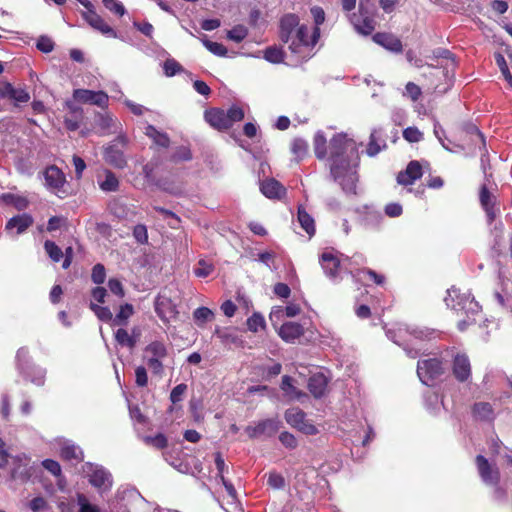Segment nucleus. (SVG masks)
<instances>
[{
	"mask_svg": "<svg viewBox=\"0 0 512 512\" xmlns=\"http://www.w3.org/2000/svg\"><path fill=\"white\" fill-rule=\"evenodd\" d=\"M330 172L343 191L356 194L359 154L355 141L346 134H336L330 141Z\"/></svg>",
	"mask_w": 512,
	"mask_h": 512,
	"instance_id": "nucleus-1",
	"label": "nucleus"
},
{
	"mask_svg": "<svg viewBox=\"0 0 512 512\" xmlns=\"http://www.w3.org/2000/svg\"><path fill=\"white\" fill-rule=\"evenodd\" d=\"M280 27L281 40L288 44L291 52L303 59L310 57L311 50L320 36L319 28H313L310 33L306 25L299 24V19L294 14L285 15Z\"/></svg>",
	"mask_w": 512,
	"mask_h": 512,
	"instance_id": "nucleus-2",
	"label": "nucleus"
},
{
	"mask_svg": "<svg viewBox=\"0 0 512 512\" xmlns=\"http://www.w3.org/2000/svg\"><path fill=\"white\" fill-rule=\"evenodd\" d=\"M447 294L445 298L447 307L453 309L458 317L465 316V318H460L457 323L458 329L465 331L468 326L475 323L476 316L480 313V306L469 292L460 293L453 287L447 291Z\"/></svg>",
	"mask_w": 512,
	"mask_h": 512,
	"instance_id": "nucleus-3",
	"label": "nucleus"
},
{
	"mask_svg": "<svg viewBox=\"0 0 512 512\" xmlns=\"http://www.w3.org/2000/svg\"><path fill=\"white\" fill-rule=\"evenodd\" d=\"M243 118L244 112L238 106H232L227 111L214 108L205 112V120L218 130L228 129Z\"/></svg>",
	"mask_w": 512,
	"mask_h": 512,
	"instance_id": "nucleus-4",
	"label": "nucleus"
},
{
	"mask_svg": "<svg viewBox=\"0 0 512 512\" xmlns=\"http://www.w3.org/2000/svg\"><path fill=\"white\" fill-rule=\"evenodd\" d=\"M84 472L89 478V482L100 494L109 491L113 485L111 474L101 466L86 463Z\"/></svg>",
	"mask_w": 512,
	"mask_h": 512,
	"instance_id": "nucleus-5",
	"label": "nucleus"
},
{
	"mask_svg": "<svg viewBox=\"0 0 512 512\" xmlns=\"http://www.w3.org/2000/svg\"><path fill=\"white\" fill-rule=\"evenodd\" d=\"M442 363L435 358L421 360L417 365V374L425 385H432L433 382L443 374Z\"/></svg>",
	"mask_w": 512,
	"mask_h": 512,
	"instance_id": "nucleus-6",
	"label": "nucleus"
},
{
	"mask_svg": "<svg viewBox=\"0 0 512 512\" xmlns=\"http://www.w3.org/2000/svg\"><path fill=\"white\" fill-rule=\"evenodd\" d=\"M285 420L291 427L306 435H315L318 433L316 426L307 420L306 414L297 407L286 410Z\"/></svg>",
	"mask_w": 512,
	"mask_h": 512,
	"instance_id": "nucleus-7",
	"label": "nucleus"
},
{
	"mask_svg": "<svg viewBox=\"0 0 512 512\" xmlns=\"http://www.w3.org/2000/svg\"><path fill=\"white\" fill-rule=\"evenodd\" d=\"M30 459L24 453L16 454L12 457L10 477L12 480L27 481L31 477Z\"/></svg>",
	"mask_w": 512,
	"mask_h": 512,
	"instance_id": "nucleus-8",
	"label": "nucleus"
},
{
	"mask_svg": "<svg viewBox=\"0 0 512 512\" xmlns=\"http://www.w3.org/2000/svg\"><path fill=\"white\" fill-rule=\"evenodd\" d=\"M73 98L77 102L96 105L100 108L107 107L109 102V97L105 92L88 89H75Z\"/></svg>",
	"mask_w": 512,
	"mask_h": 512,
	"instance_id": "nucleus-9",
	"label": "nucleus"
},
{
	"mask_svg": "<svg viewBox=\"0 0 512 512\" xmlns=\"http://www.w3.org/2000/svg\"><path fill=\"white\" fill-rule=\"evenodd\" d=\"M423 76L430 80L431 88L439 93H445L451 85V79L447 73L443 69L431 65L427 66Z\"/></svg>",
	"mask_w": 512,
	"mask_h": 512,
	"instance_id": "nucleus-10",
	"label": "nucleus"
},
{
	"mask_svg": "<svg viewBox=\"0 0 512 512\" xmlns=\"http://www.w3.org/2000/svg\"><path fill=\"white\" fill-rule=\"evenodd\" d=\"M281 427V421L277 418L265 419L250 425L246 428V433L250 438H258L260 436H273Z\"/></svg>",
	"mask_w": 512,
	"mask_h": 512,
	"instance_id": "nucleus-11",
	"label": "nucleus"
},
{
	"mask_svg": "<svg viewBox=\"0 0 512 512\" xmlns=\"http://www.w3.org/2000/svg\"><path fill=\"white\" fill-rule=\"evenodd\" d=\"M476 465L479 475L485 484L496 486L499 483L500 473L498 468L492 466L484 456L478 455L476 457Z\"/></svg>",
	"mask_w": 512,
	"mask_h": 512,
	"instance_id": "nucleus-12",
	"label": "nucleus"
},
{
	"mask_svg": "<svg viewBox=\"0 0 512 512\" xmlns=\"http://www.w3.org/2000/svg\"><path fill=\"white\" fill-rule=\"evenodd\" d=\"M82 17L85 21L95 30L99 31L105 36L116 38L117 33L114 29L105 22V20L96 13L95 10L82 12Z\"/></svg>",
	"mask_w": 512,
	"mask_h": 512,
	"instance_id": "nucleus-13",
	"label": "nucleus"
},
{
	"mask_svg": "<svg viewBox=\"0 0 512 512\" xmlns=\"http://www.w3.org/2000/svg\"><path fill=\"white\" fill-rule=\"evenodd\" d=\"M320 264L326 276L336 280L341 266V260L333 251H325L321 254Z\"/></svg>",
	"mask_w": 512,
	"mask_h": 512,
	"instance_id": "nucleus-14",
	"label": "nucleus"
},
{
	"mask_svg": "<svg viewBox=\"0 0 512 512\" xmlns=\"http://www.w3.org/2000/svg\"><path fill=\"white\" fill-rule=\"evenodd\" d=\"M453 375L460 382L467 381L471 376V364L465 354H457L453 361Z\"/></svg>",
	"mask_w": 512,
	"mask_h": 512,
	"instance_id": "nucleus-15",
	"label": "nucleus"
},
{
	"mask_svg": "<svg viewBox=\"0 0 512 512\" xmlns=\"http://www.w3.org/2000/svg\"><path fill=\"white\" fill-rule=\"evenodd\" d=\"M95 123L103 134L117 133L122 127L121 123L109 113L97 114Z\"/></svg>",
	"mask_w": 512,
	"mask_h": 512,
	"instance_id": "nucleus-16",
	"label": "nucleus"
},
{
	"mask_svg": "<svg viewBox=\"0 0 512 512\" xmlns=\"http://www.w3.org/2000/svg\"><path fill=\"white\" fill-rule=\"evenodd\" d=\"M422 176V167L418 161H411L406 170L402 171L397 176V182L400 185H412L417 179Z\"/></svg>",
	"mask_w": 512,
	"mask_h": 512,
	"instance_id": "nucleus-17",
	"label": "nucleus"
},
{
	"mask_svg": "<svg viewBox=\"0 0 512 512\" xmlns=\"http://www.w3.org/2000/svg\"><path fill=\"white\" fill-rule=\"evenodd\" d=\"M373 41L391 52L399 53L402 51V43L398 37L389 33H376L373 35Z\"/></svg>",
	"mask_w": 512,
	"mask_h": 512,
	"instance_id": "nucleus-18",
	"label": "nucleus"
},
{
	"mask_svg": "<svg viewBox=\"0 0 512 512\" xmlns=\"http://www.w3.org/2000/svg\"><path fill=\"white\" fill-rule=\"evenodd\" d=\"M260 190L267 198L279 199L285 195L286 189L274 178H268L261 182Z\"/></svg>",
	"mask_w": 512,
	"mask_h": 512,
	"instance_id": "nucleus-19",
	"label": "nucleus"
},
{
	"mask_svg": "<svg viewBox=\"0 0 512 512\" xmlns=\"http://www.w3.org/2000/svg\"><path fill=\"white\" fill-rule=\"evenodd\" d=\"M304 333L302 325L296 322L284 323L278 331L279 336L286 342H294Z\"/></svg>",
	"mask_w": 512,
	"mask_h": 512,
	"instance_id": "nucleus-20",
	"label": "nucleus"
},
{
	"mask_svg": "<svg viewBox=\"0 0 512 512\" xmlns=\"http://www.w3.org/2000/svg\"><path fill=\"white\" fill-rule=\"evenodd\" d=\"M45 184L50 189H59L65 183V176L56 166L48 167L44 172Z\"/></svg>",
	"mask_w": 512,
	"mask_h": 512,
	"instance_id": "nucleus-21",
	"label": "nucleus"
},
{
	"mask_svg": "<svg viewBox=\"0 0 512 512\" xmlns=\"http://www.w3.org/2000/svg\"><path fill=\"white\" fill-rule=\"evenodd\" d=\"M328 380L322 373H316L309 378L308 389L315 398H320L325 394Z\"/></svg>",
	"mask_w": 512,
	"mask_h": 512,
	"instance_id": "nucleus-22",
	"label": "nucleus"
},
{
	"mask_svg": "<svg viewBox=\"0 0 512 512\" xmlns=\"http://www.w3.org/2000/svg\"><path fill=\"white\" fill-rule=\"evenodd\" d=\"M155 311L157 315L165 322L170 321L176 315V310L171 301L167 298L159 297L155 301Z\"/></svg>",
	"mask_w": 512,
	"mask_h": 512,
	"instance_id": "nucleus-23",
	"label": "nucleus"
},
{
	"mask_svg": "<svg viewBox=\"0 0 512 512\" xmlns=\"http://www.w3.org/2000/svg\"><path fill=\"white\" fill-rule=\"evenodd\" d=\"M33 224V218L29 214H21L12 217L6 223L5 229L11 231L16 229L17 234L23 233L27 228Z\"/></svg>",
	"mask_w": 512,
	"mask_h": 512,
	"instance_id": "nucleus-24",
	"label": "nucleus"
},
{
	"mask_svg": "<svg viewBox=\"0 0 512 512\" xmlns=\"http://www.w3.org/2000/svg\"><path fill=\"white\" fill-rule=\"evenodd\" d=\"M495 198L490 194L488 189L485 186L481 187L480 190V203L483 209L486 212L487 218L489 222H492L496 217V212L494 209Z\"/></svg>",
	"mask_w": 512,
	"mask_h": 512,
	"instance_id": "nucleus-25",
	"label": "nucleus"
},
{
	"mask_svg": "<svg viewBox=\"0 0 512 512\" xmlns=\"http://www.w3.org/2000/svg\"><path fill=\"white\" fill-rule=\"evenodd\" d=\"M2 94L12 99L15 104L26 103L30 100V95L25 89L15 88L9 83L3 87Z\"/></svg>",
	"mask_w": 512,
	"mask_h": 512,
	"instance_id": "nucleus-26",
	"label": "nucleus"
},
{
	"mask_svg": "<svg viewBox=\"0 0 512 512\" xmlns=\"http://www.w3.org/2000/svg\"><path fill=\"white\" fill-rule=\"evenodd\" d=\"M351 23L353 24L355 30L363 35H369L374 30V21L370 17H363L357 16L356 14H353L350 18Z\"/></svg>",
	"mask_w": 512,
	"mask_h": 512,
	"instance_id": "nucleus-27",
	"label": "nucleus"
},
{
	"mask_svg": "<svg viewBox=\"0 0 512 512\" xmlns=\"http://www.w3.org/2000/svg\"><path fill=\"white\" fill-rule=\"evenodd\" d=\"M60 454L63 459L68 461L80 462L83 459L81 448L69 441L63 443Z\"/></svg>",
	"mask_w": 512,
	"mask_h": 512,
	"instance_id": "nucleus-28",
	"label": "nucleus"
},
{
	"mask_svg": "<svg viewBox=\"0 0 512 512\" xmlns=\"http://www.w3.org/2000/svg\"><path fill=\"white\" fill-rule=\"evenodd\" d=\"M104 159L107 163L116 168H123L126 165V160L122 151L110 146L105 149Z\"/></svg>",
	"mask_w": 512,
	"mask_h": 512,
	"instance_id": "nucleus-29",
	"label": "nucleus"
},
{
	"mask_svg": "<svg viewBox=\"0 0 512 512\" xmlns=\"http://www.w3.org/2000/svg\"><path fill=\"white\" fill-rule=\"evenodd\" d=\"M144 357L165 359L167 356V347L161 341H152L144 350Z\"/></svg>",
	"mask_w": 512,
	"mask_h": 512,
	"instance_id": "nucleus-30",
	"label": "nucleus"
},
{
	"mask_svg": "<svg viewBox=\"0 0 512 512\" xmlns=\"http://www.w3.org/2000/svg\"><path fill=\"white\" fill-rule=\"evenodd\" d=\"M114 336H115L116 342L119 345L128 347L129 349H133L136 346L138 339H139V333H137V336L130 335L128 333V331L123 328H119L115 332Z\"/></svg>",
	"mask_w": 512,
	"mask_h": 512,
	"instance_id": "nucleus-31",
	"label": "nucleus"
},
{
	"mask_svg": "<svg viewBox=\"0 0 512 512\" xmlns=\"http://www.w3.org/2000/svg\"><path fill=\"white\" fill-rule=\"evenodd\" d=\"M281 389L285 395L291 400H300L302 397H306V394L298 390L293 384L292 379L289 376H283Z\"/></svg>",
	"mask_w": 512,
	"mask_h": 512,
	"instance_id": "nucleus-32",
	"label": "nucleus"
},
{
	"mask_svg": "<svg viewBox=\"0 0 512 512\" xmlns=\"http://www.w3.org/2000/svg\"><path fill=\"white\" fill-rule=\"evenodd\" d=\"M98 184L100 189L104 192H114L117 191L119 188V181L117 177L109 170H105L104 179L101 180L99 178Z\"/></svg>",
	"mask_w": 512,
	"mask_h": 512,
	"instance_id": "nucleus-33",
	"label": "nucleus"
},
{
	"mask_svg": "<svg viewBox=\"0 0 512 512\" xmlns=\"http://www.w3.org/2000/svg\"><path fill=\"white\" fill-rule=\"evenodd\" d=\"M297 219L301 227L311 237L315 233L314 219L302 207L298 208Z\"/></svg>",
	"mask_w": 512,
	"mask_h": 512,
	"instance_id": "nucleus-34",
	"label": "nucleus"
},
{
	"mask_svg": "<svg viewBox=\"0 0 512 512\" xmlns=\"http://www.w3.org/2000/svg\"><path fill=\"white\" fill-rule=\"evenodd\" d=\"M145 135L153 140V142L161 147H168L170 140L166 133L157 130L152 125L145 127Z\"/></svg>",
	"mask_w": 512,
	"mask_h": 512,
	"instance_id": "nucleus-35",
	"label": "nucleus"
},
{
	"mask_svg": "<svg viewBox=\"0 0 512 512\" xmlns=\"http://www.w3.org/2000/svg\"><path fill=\"white\" fill-rule=\"evenodd\" d=\"M382 147H385V142L380 139V131L375 129L370 135L367 153L369 156H375L381 151Z\"/></svg>",
	"mask_w": 512,
	"mask_h": 512,
	"instance_id": "nucleus-36",
	"label": "nucleus"
},
{
	"mask_svg": "<svg viewBox=\"0 0 512 512\" xmlns=\"http://www.w3.org/2000/svg\"><path fill=\"white\" fill-rule=\"evenodd\" d=\"M124 104L136 116H143L145 114H149L150 118L154 120L155 116L158 115L156 112L150 110L149 108L141 104L135 103L129 99H125Z\"/></svg>",
	"mask_w": 512,
	"mask_h": 512,
	"instance_id": "nucleus-37",
	"label": "nucleus"
},
{
	"mask_svg": "<svg viewBox=\"0 0 512 512\" xmlns=\"http://www.w3.org/2000/svg\"><path fill=\"white\" fill-rule=\"evenodd\" d=\"M327 140L323 132L318 131L314 136V151L318 159H323L326 156Z\"/></svg>",
	"mask_w": 512,
	"mask_h": 512,
	"instance_id": "nucleus-38",
	"label": "nucleus"
},
{
	"mask_svg": "<svg viewBox=\"0 0 512 512\" xmlns=\"http://www.w3.org/2000/svg\"><path fill=\"white\" fill-rule=\"evenodd\" d=\"M473 414L477 419L489 420L492 417V407L489 403H476L473 407Z\"/></svg>",
	"mask_w": 512,
	"mask_h": 512,
	"instance_id": "nucleus-39",
	"label": "nucleus"
},
{
	"mask_svg": "<svg viewBox=\"0 0 512 512\" xmlns=\"http://www.w3.org/2000/svg\"><path fill=\"white\" fill-rule=\"evenodd\" d=\"M1 199L6 204H12L18 210H23V209H25L28 206V201L23 196L11 194V193H6V194H3L1 196Z\"/></svg>",
	"mask_w": 512,
	"mask_h": 512,
	"instance_id": "nucleus-40",
	"label": "nucleus"
},
{
	"mask_svg": "<svg viewBox=\"0 0 512 512\" xmlns=\"http://www.w3.org/2000/svg\"><path fill=\"white\" fill-rule=\"evenodd\" d=\"M132 314L133 306L131 304L122 305L115 318H113V325H125Z\"/></svg>",
	"mask_w": 512,
	"mask_h": 512,
	"instance_id": "nucleus-41",
	"label": "nucleus"
},
{
	"mask_svg": "<svg viewBox=\"0 0 512 512\" xmlns=\"http://www.w3.org/2000/svg\"><path fill=\"white\" fill-rule=\"evenodd\" d=\"M291 151L297 159H303L308 152V143L302 138H295L291 144Z\"/></svg>",
	"mask_w": 512,
	"mask_h": 512,
	"instance_id": "nucleus-42",
	"label": "nucleus"
},
{
	"mask_svg": "<svg viewBox=\"0 0 512 512\" xmlns=\"http://www.w3.org/2000/svg\"><path fill=\"white\" fill-rule=\"evenodd\" d=\"M248 35V29L244 25H236L227 32V38L236 43L243 41Z\"/></svg>",
	"mask_w": 512,
	"mask_h": 512,
	"instance_id": "nucleus-43",
	"label": "nucleus"
},
{
	"mask_svg": "<svg viewBox=\"0 0 512 512\" xmlns=\"http://www.w3.org/2000/svg\"><path fill=\"white\" fill-rule=\"evenodd\" d=\"M16 359H17V364H18L19 370L22 373H24L26 376H28L29 360H30L28 349H26L24 347L20 348L17 351Z\"/></svg>",
	"mask_w": 512,
	"mask_h": 512,
	"instance_id": "nucleus-44",
	"label": "nucleus"
},
{
	"mask_svg": "<svg viewBox=\"0 0 512 512\" xmlns=\"http://www.w3.org/2000/svg\"><path fill=\"white\" fill-rule=\"evenodd\" d=\"M90 309L95 313L99 320L104 322H113V314L108 307L100 306L91 302Z\"/></svg>",
	"mask_w": 512,
	"mask_h": 512,
	"instance_id": "nucleus-45",
	"label": "nucleus"
},
{
	"mask_svg": "<svg viewBox=\"0 0 512 512\" xmlns=\"http://www.w3.org/2000/svg\"><path fill=\"white\" fill-rule=\"evenodd\" d=\"M44 248L48 256L54 261L59 262L63 257V252L53 241L47 240L44 243Z\"/></svg>",
	"mask_w": 512,
	"mask_h": 512,
	"instance_id": "nucleus-46",
	"label": "nucleus"
},
{
	"mask_svg": "<svg viewBox=\"0 0 512 512\" xmlns=\"http://www.w3.org/2000/svg\"><path fill=\"white\" fill-rule=\"evenodd\" d=\"M407 332L410 334L411 338L415 340L430 339L434 334L433 330L422 327H414L411 330H407ZM409 341L412 343V339H409Z\"/></svg>",
	"mask_w": 512,
	"mask_h": 512,
	"instance_id": "nucleus-47",
	"label": "nucleus"
},
{
	"mask_svg": "<svg viewBox=\"0 0 512 512\" xmlns=\"http://www.w3.org/2000/svg\"><path fill=\"white\" fill-rule=\"evenodd\" d=\"M213 271L214 266L205 260H199L194 268V274L201 278L209 276Z\"/></svg>",
	"mask_w": 512,
	"mask_h": 512,
	"instance_id": "nucleus-48",
	"label": "nucleus"
},
{
	"mask_svg": "<svg viewBox=\"0 0 512 512\" xmlns=\"http://www.w3.org/2000/svg\"><path fill=\"white\" fill-rule=\"evenodd\" d=\"M247 327L252 332H258L265 327V320L259 313H254L247 319Z\"/></svg>",
	"mask_w": 512,
	"mask_h": 512,
	"instance_id": "nucleus-49",
	"label": "nucleus"
},
{
	"mask_svg": "<svg viewBox=\"0 0 512 512\" xmlns=\"http://www.w3.org/2000/svg\"><path fill=\"white\" fill-rule=\"evenodd\" d=\"M264 58L271 63H280L283 61L284 55L281 49L269 47L265 50Z\"/></svg>",
	"mask_w": 512,
	"mask_h": 512,
	"instance_id": "nucleus-50",
	"label": "nucleus"
},
{
	"mask_svg": "<svg viewBox=\"0 0 512 512\" xmlns=\"http://www.w3.org/2000/svg\"><path fill=\"white\" fill-rule=\"evenodd\" d=\"M194 319L198 324H204L213 317V312L207 307H200L194 311Z\"/></svg>",
	"mask_w": 512,
	"mask_h": 512,
	"instance_id": "nucleus-51",
	"label": "nucleus"
},
{
	"mask_svg": "<svg viewBox=\"0 0 512 512\" xmlns=\"http://www.w3.org/2000/svg\"><path fill=\"white\" fill-rule=\"evenodd\" d=\"M203 44L214 55L226 56V54H227L226 47L223 44H221V43L213 42V41H209V40H204Z\"/></svg>",
	"mask_w": 512,
	"mask_h": 512,
	"instance_id": "nucleus-52",
	"label": "nucleus"
},
{
	"mask_svg": "<svg viewBox=\"0 0 512 512\" xmlns=\"http://www.w3.org/2000/svg\"><path fill=\"white\" fill-rule=\"evenodd\" d=\"M403 137L408 142H419L423 139V133L416 127H408L403 131Z\"/></svg>",
	"mask_w": 512,
	"mask_h": 512,
	"instance_id": "nucleus-53",
	"label": "nucleus"
},
{
	"mask_svg": "<svg viewBox=\"0 0 512 512\" xmlns=\"http://www.w3.org/2000/svg\"><path fill=\"white\" fill-rule=\"evenodd\" d=\"M146 444L151 445L155 448L162 449L167 445L166 437L159 433L155 436H147L144 438Z\"/></svg>",
	"mask_w": 512,
	"mask_h": 512,
	"instance_id": "nucleus-54",
	"label": "nucleus"
},
{
	"mask_svg": "<svg viewBox=\"0 0 512 512\" xmlns=\"http://www.w3.org/2000/svg\"><path fill=\"white\" fill-rule=\"evenodd\" d=\"M267 483L273 489H282L285 486L284 477L277 472H270L268 475Z\"/></svg>",
	"mask_w": 512,
	"mask_h": 512,
	"instance_id": "nucleus-55",
	"label": "nucleus"
},
{
	"mask_svg": "<svg viewBox=\"0 0 512 512\" xmlns=\"http://www.w3.org/2000/svg\"><path fill=\"white\" fill-rule=\"evenodd\" d=\"M77 503L80 507L79 512H99L98 506L89 503L83 494L77 496Z\"/></svg>",
	"mask_w": 512,
	"mask_h": 512,
	"instance_id": "nucleus-56",
	"label": "nucleus"
},
{
	"mask_svg": "<svg viewBox=\"0 0 512 512\" xmlns=\"http://www.w3.org/2000/svg\"><path fill=\"white\" fill-rule=\"evenodd\" d=\"M106 278L105 267L102 264H96L92 269L91 279L95 284H102Z\"/></svg>",
	"mask_w": 512,
	"mask_h": 512,
	"instance_id": "nucleus-57",
	"label": "nucleus"
},
{
	"mask_svg": "<svg viewBox=\"0 0 512 512\" xmlns=\"http://www.w3.org/2000/svg\"><path fill=\"white\" fill-rule=\"evenodd\" d=\"M166 76L171 77L181 71V65L174 59H167L163 65Z\"/></svg>",
	"mask_w": 512,
	"mask_h": 512,
	"instance_id": "nucleus-58",
	"label": "nucleus"
},
{
	"mask_svg": "<svg viewBox=\"0 0 512 512\" xmlns=\"http://www.w3.org/2000/svg\"><path fill=\"white\" fill-rule=\"evenodd\" d=\"M104 6L110 10L111 12L123 16L125 14V7L123 4L117 0H102Z\"/></svg>",
	"mask_w": 512,
	"mask_h": 512,
	"instance_id": "nucleus-59",
	"label": "nucleus"
},
{
	"mask_svg": "<svg viewBox=\"0 0 512 512\" xmlns=\"http://www.w3.org/2000/svg\"><path fill=\"white\" fill-rule=\"evenodd\" d=\"M187 390V385L186 384H178L177 386H175L171 393H170V400L172 403H178L182 400L183 398V395L185 394Z\"/></svg>",
	"mask_w": 512,
	"mask_h": 512,
	"instance_id": "nucleus-60",
	"label": "nucleus"
},
{
	"mask_svg": "<svg viewBox=\"0 0 512 512\" xmlns=\"http://www.w3.org/2000/svg\"><path fill=\"white\" fill-rule=\"evenodd\" d=\"M149 369L157 375H161L163 373V360L156 358H148L144 357Z\"/></svg>",
	"mask_w": 512,
	"mask_h": 512,
	"instance_id": "nucleus-61",
	"label": "nucleus"
},
{
	"mask_svg": "<svg viewBox=\"0 0 512 512\" xmlns=\"http://www.w3.org/2000/svg\"><path fill=\"white\" fill-rule=\"evenodd\" d=\"M133 236L140 244H145L148 240L147 228L145 225H136L133 229Z\"/></svg>",
	"mask_w": 512,
	"mask_h": 512,
	"instance_id": "nucleus-62",
	"label": "nucleus"
},
{
	"mask_svg": "<svg viewBox=\"0 0 512 512\" xmlns=\"http://www.w3.org/2000/svg\"><path fill=\"white\" fill-rule=\"evenodd\" d=\"M280 442L289 449H294L297 446L295 436L289 432H282L279 436Z\"/></svg>",
	"mask_w": 512,
	"mask_h": 512,
	"instance_id": "nucleus-63",
	"label": "nucleus"
},
{
	"mask_svg": "<svg viewBox=\"0 0 512 512\" xmlns=\"http://www.w3.org/2000/svg\"><path fill=\"white\" fill-rule=\"evenodd\" d=\"M405 95L410 97L413 101H416L421 95V89L415 83L408 82L405 86Z\"/></svg>",
	"mask_w": 512,
	"mask_h": 512,
	"instance_id": "nucleus-64",
	"label": "nucleus"
}]
</instances>
